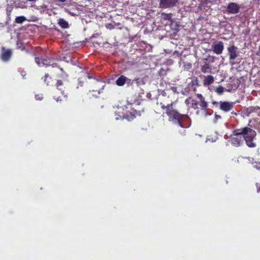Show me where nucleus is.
Returning a JSON list of instances; mask_svg holds the SVG:
<instances>
[{"mask_svg": "<svg viewBox=\"0 0 260 260\" xmlns=\"http://www.w3.org/2000/svg\"><path fill=\"white\" fill-rule=\"evenodd\" d=\"M60 101H61V99H59V98H57V99H56V101H57V102Z\"/></svg>", "mask_w": 260, "mask_h": 260, "instance_id": "c9c22d12", "label": "nucleus"}, {"mask_svg": "<svg viewBox=\"0 0 260 260\" xmlns=\"http://www.w3.org/2000/svg\"><path fill=\"white\" fill-rule=\"evenodd\" d=\"M126 84L128 87H131L134 89L135 85L137 87H139L141 84H144V82L139 78H136L134 80H132L127 78Z\"/></svg>", "mask_w": 260, "mask_h": 260, "instance_id": "9b49d317", "label": "nucleus"}, {"mask_svg": "<svg viewBox=\"0 0 260 260\" xmlns=\"http://www.w3.org/2000/svg\"><path fill=\"white\" fill-rule=\"evenodd\" d=\"M199 102L197 101L196 100H191V107L194 109H198Z\"/></svg>", "mask_w": 260, "mask_h": 260, "instance_id": "bb28decb", "label": "nucleus"}, {"mask_svg": "<svg viewBox=\"0 0 260 260\" xmlns=\"http://www.w3.org/2000/svg\"><path fill=\"white\" fill-rule=\"evenodd\" d=\"M214 82V77L212 75H208L205 77L203 83L205 86H209Z\"/></svg>", "mask_w": 260, "mask_h": 260, "instance_id": "a211bd4d", "label": "nucleus"}, {"mask_svg": "<svg viewBox=\"0 0 260 260\" xmlns=\"http://www.w3.org/2000/svg\"><path fill=\"white\" fill-rule=\"evenodd\" d=\"M165 109L168 116L169 120L179 125L182 128L189 127L191 124V120L187 114H180L174 106L169 105Z\"/></svg>", "mask_w": 260, "mask_h": 260, "instance_id": "f03ea898", "label": "nucleus"}, {"mask_svg": "<svg viewBox=\"0 0 260 260\" xmlns=\"http://www.w3.org/2000/svg\"><path fill=\"white\" fill-rule=\"evenodd\" d=\"M35 98L37 100H42L43 99L42 94H37L35 95Z\"/></svg>", "mask_w": 260, "mask_h": 260, "instance_id": "cd10ccee", "label": "nucleus"}, {"mask_svg": "<svg viewBox=\"0 0 260 260\" xmlns=\"http://www.w3.org/2000/svg\"><path fill=\"white\" fill-rule=\"evenodd\" d=\"M28 1H29V2H35L36 1V0H27Z\"/></svg>", "mask_w": 260, "mask_h": 260, "instance_id": "4c0bfd02", "label": "nucleus"}, {"mask_svg": "<svg viewBox=\"0 0 260 260\" xmlns=\"http://www.w3.org/2000/svg\"><path fill=\"white\" fill-rule=\"evenodd\" d=\"M228 54L229 55V60L230 63L233 65L236 63H239L241 59H237V61H235V59L239 55L238 48L235 45H232L228 48Z\"/></svg>", "mask_w": 260, "mask_h": 260, "instance_id": "423d86ee", "label": "nucleus"}, {"mask_svg": "<svg viewBox=\"0 0 260 260\" xmlns=\"http://www.w3.org/2000/svg\"><path fill=\"white\" fill-rule=\"evenodd\" d=\"M201 70L203 73H208L211 72V66L209 63L205 62V64L201 66Z\"/></svg>", "mask_w": 260, "mask_h": 260, "instance_id": "f3484780", "label": "nucleus"}, {"mask_svg": "<svg viewBox=\"0 0 260 260\" xmlns=\"http://www.w3.org/2000/svg\"><path fill=\"white\" fill-rule=\"evenodd\" d=\"M224 90V88L221 86H219L215 89V92L218 94V95H221L223 94Z\"/></svg>", "mask_w": 260, "mask_h": 260, "instance_id": "a878e982", "label": "nucleus"}, {"mask_svg": "<svg viewBox=\"0 0 260 260\" xmlns=\"http://www.w3.org/2000/svg\"><path fill=\"white\" fill-rule=\"evenodd\" d=\"M221 118V117L220 115L215 114V118H214V122H216L218 120L220 119Z\"/></svg>", "mask_w": 260, "mask_h": 260, "instance_id": "c85d7f7f", "label": "nucleus"}, {"mask_svg": "<svg viewBox=\"0 0 260 260\" xmlns=\"http://www.w3.org/2000/svg\"><path fill=\"white\" fill-rule=\"evenodd\" d=\"M253 1L254 3H256L257 4H259L260 3V0H253Z\"/></svg>", "mask_w": 260, "mask_h": 260, "instance_id": "72a5a7b5", "label": "nucleus"}, {"mask_svg": "<svg viewBox=\"0 0 260 260\" xmlns=\"http://www.w3.org/2000/svg\"><path fill=\"white\" fill-rule=\"evenodd\" d=\"M211 57H212V58H213V56H211L210 55H208L207 57L203 58V60L204 61H207L209 59V58H210Z\"/></svg>", "mask_w": 260, "mask_h": 260, "instance_id": "7c9ffc66", "label": "nucleus"}, {"mask_svg": "<svg viewBox=\"0 0 260 260\" xmlns=\"http://www.w3.org/2000/svg\"><path fill=\"white\" fill-rule=\"evenodd\" d=\"M239 136H234L233 134L232 136L230 137V141L232 145L239 147L243 143V140L242 138L239 137Z\"/></svg>", "mask_w": 260, "mask_h": 260, "instance_id": "ddd939ff", "label": "nucleus"}, {"mask_svg": "<svg viewBox=\"0 0 260 260\" xmlns=\"http://www.w3.org/2000/svg\"><path fill=\"white\" fill-rule=\"evenodd\" d=\"M44 81L48 86L52 85L53 83L52 78L48 74H46L44 77Z\"/></svg>", "mask_w": 260, "mask_h": 260, "instance_id": "aec40b11", "label": "nucleus"}, {"mask_svg": "<svg viewBox=\"0 0 260 260\" xmlns=\"http://www.w3.org/2000/svg\"><path fill=\"white\" fill-rule=\"evenodd\" d=\"M56 86L57 89L61 91V93L64 97H67L68 91L66 89V87H63V84L61 80H57Z\"/></svg>", "mask_w": 260, "mask_h": 260, "instance_id": "2eb2a0df", "label": "nucleus"}, {"mask_svg": "<svg viewBox=\"0 0 260 260\" xmlns=\"http://www.w3.org/2000/svg\"><path fill=\"white\" fill-rule=\"evenodd\" d=\"M178 0H160L159 7L161 9L172 8L176 5Z\"/></svg>", "mask_w": 260, "mask_h": 260, "instance_id": "1a4fd4ad", "label": "nucleus"}, {"mask_svg": "<svg viewBox=\"0 0 260 260\" xmlns=\"http://www.w3.org/2000/svg\"><path fill=\"white\" fill-rule=\"evenodd\" d=\"M118 113H119V112H118ZM117 112H115V116H116V114H117Z\"/></svg>", "mask_w": 260, "mask_h": 260, "instance_id": "ea45409f", "label": "nucleus"}, {"mask_svg": "<svg viewBox=\"0 0 260 260\" xmlns=\"http://www.w3.org/2000/svg\"><path fill=\"white\" fill-rule=\"evenodd\" d=\"M224 49V44L221 41L215 42L212 45V50L216 54H221Z\"/></svg>", "mask_w": 260, "mask_h": 260, "instance_id": "9d476101", "label": "nucleus"}, {"mask_svg": "<svg viewBox=\"0 0 260 260\" xmlns=\"http://www.w3.org/2000/svg\"><path fill=\"white\" fill-rule=\"evenodd\" d=\"M255 167L260 171V161L255 162Z\"/></svg>", "mask_w": 260, "mask_h": 260, "instance_id": "c756f323", "label": "nucleus"}, {"mask_svg": "<svg viewBox=\"0 0 260 260\" xmlns=\"http://www.w3.org/2000/svg\"><path fill=\"white\" fill-rule=\"evenodd\" d=\"M60 2H64L66 0H58Z\"/></svg>", "mask_w": 260, "mask_h": 260, "instance_id": "e433bc0d", "label": "nucleus"}, {"mask_svg": "<svg viewBox=\"0 0 260 260\" xmlns=\"http://www.w3.org/2000/svg\"><path fill=\"white\" fill-rule=\"evenodd\" d=\"M197 96L200 101L199 105L200 106L201 109L206 111L208 108V104L205 101V98L200 93L197 94Z\"/></svg>", "mask_w": 260, "mask_h": 260, "instance_id": "4468645a", "label": "nucleus"}, {"mask_svg": "<svg viewBox=\"0 0 260 260\" xmlns=\"http://www.w3.org/2000/svg\"><path fill=\"white\" fill-rule=\"evenodd\" d=\"M36 63L40 67H49L52 66V68H58L62 72H64L62 68H60L57 66L56 63L54 62V60L49 57H44L40 58L38 57H36L35 58Z\"/></svg>", "mask_w": 260, "mask_h": 260, "instance_id": "39448f33", "label": "nucleus"}, {"mask_svg": "<svg viewBox=\"0 0 260 260\" xmlns=\"http://www.w3.org/2000/svg\"><path fill=\"white\" fill-rule=\"evenodd\" d=\"M127 78L124 75H121L116 80V84L118 86H123L127 81Z\"/></svg>", "mask_w": 260, "mask_h": 260, "instance_id": "dca6fc26", "label": "nucleus"}, {"mask_svg": "<svg viewBox=\"0 0 260 260\" xmlns=\"http://www.w3.org/2000/svg\"><path fill=\"white\" fill-rule=\"evenodd\" d=\"M87 77H88V78H91V77L88 75H87Z\"/></svg>", "mask_w": 260, "mask_h": 260, "instance_id": "a19ab883", "label": "nucleus"}, {"mask_svg": "<svg viewBox=\"0 0 260 260\" xmlns=\"http://www.w3.org/2000/svg\"><path fill=\"white\" fill-rule=\"evenodd\" d=\"M104 84L103 82L101 81H97L96 83V87H98L93 91H95L98 93V94L100 93L101 91L103 89L104 85H103Z\"/></svg>", "mask_w": 260, "mask_h": 260, "instance_id": "6ab92c4d", "label": "nucleus"}, {"mask_svg": "<svg viewBox=\"0 0 260 260\" xmlns=\"http://www.w3.org/2000/svg\"><path fill=\"white\" fill-rule=\"evenodd\" d=\"M188 101V99L186 100V101H185V103H186V104H187Z\"/></svg>", "mask_w": 260, "mask_h": 260, "instance_id": "58836bf2", "label": "nucleus"}, {"mask_svg": "<svg viewBox=\"0 0 260 260\" xmlns=\"http://www.w3.org/2000/svg\"><path fill=\"white\" fill-rule=\"evenodd\" d=\"M86 78L85 77H80L78 79V83L77 85V88H79L82 87L84 86V83L86 81Z\"/></svg>", "mask_w": 260, "mask_h": 260, "instance_id": "4be33fe9", "label": "nucleus"}, {"mask_svg": "<svg viewBox=\"0 0 260 260\" xmlns=\"http://www.w3.org/2000/svg\"><path fill=\"white\" fill-rule=\"evenodd\" d=\"M240 8L239 6L235 3H230L229 4L226 11L230 14H237L239 13Z\"/></svg>", "mask_w": 260, "mask_h": 260, "instance_id": "f8f14e48", "label": "nucleus"}, {"mask_svg": "<svg viewBox=\"0 0 260 260\" xmlns=\"http://www.w3.org/2000/svg\"><path fill=\"white\" fill-rule=\"evenodd\" d=\"M59 25L63 28H67L69 27V24L67 21L62 18H60L58 20Z\"/></svg>", "mask_w": 260, "mask_h": 260, "instance_id": "412c9836", "label": "nucleus"}, {"mask_svg": "<svg viewBox=\"0 0 260 260\" xmlns=\"http://www.w3.org/2000/svg\"><path fill=\"white\" fill-rule=\"evenodd\" d=\"M260 110V107L259 106H255V107H249L247 109V112L249 113H251L253 112H257L258 110Z\"/></svg>", "mask_w": 260, "mask_h": 260, "instance_id": "b1692460", "label": "nucleus"}, {"mask_svg": "<svg viewBox=\"0 0 260 260\" xmlns=\"http://www.w3.org/2000/svg\"><path fill=\"white\" fill-rule=\"evenodd\" d=\"M208 0H204V2H203V4H207Z\"/></svg>", "mask_w": 260, "mask_h": 260, "instance_id": "f704fd0d", "label": "nucleus"}, {"mask_svg": "<svg viewBox=\"0 0 260 260\" xmlns=\"http://www.w3.org/2000/svg\"><path fill=\"white\" fill-rule=\"evenodd\" d=\"M144 111V107H132L131 108L130 110L128 111L125 115H119L118 116L115 117V119L117 120L122 118L126 119L128 121H131L136 118L137 116H141V113L143 112Z\"/></svg>", "mask_w": 260, "mask_h": 260, "instance_id": "7ed1b4c3", "label": "nucleus"}, {"mask_svg": "<svg viewBox=\"0 0 260 260\" xmlns=\"http://www.w3.org/2000/svg\"><path fill=\"white\" fill-rule=\"evenodd\" d=\"M181 135L182 136H185L186 135V131L185 130H183L181 133Z\"/></svg>", "mask_w": 260, "mask_h": 260, "instance_id": "2f4dec72", "label": "nucleus"}, {"mask_svg": "<svg viewBox=\"0 0 260 260\" xmlns=\"http://www.w3.org/2000/svg\"><path fill=\"white\" fill-rule=\"evenodd\" d=\"M26 20V18L24 16H18L15 18V23L21 24L23 23L25 20Z\"/></svg>", "mask_w": 260, "mask_h": 260, "instance_id": "393cba45", "label": "nucleus"}, {"mask_svg": "<svg viewBox=\"0 0 260 260\" xmlns=\"http://www.w3.org/2000/svg\"><path fill=\"white\" fill-rule=\"evenodd\" d=\"M175 25H176V28H175V30H178V27H179V25L176 23L175 24Z\"/></svg>", "mask_w": 260, "mask_h": 260, "instance_id": "473e14b6", "label": "nucleus"}, {"mask_svg": "<svg viewBox=\"0 0 260 260\" xmlns=\"http://www.w3.org/2000/svg\"><path fill=\"white\" fill-rule=\"evenodd\" d=\"M161 17L163 19L165 20L171 21L172 20V14L171 13L167 14L162 13L161 14Z\"/></svg>", "mask_w": 260, "mask_h": 260, "instance_id": "5701e85b", "label": "nucleus"}, {"mask_svg": "<svg viewBox=\"0 0 260 260\" xmlns=\"http://www.w3.org/2000/svg\"><path fill=\"white\" fill-rule=\"evenodd\" d=\"M256 129L260 133V122L256 119L249 120L248 126L236 128L233 131L234 136H243L246 145L249 148H254L256 145L254 139L256 136V132L252 128Z\"/></svg>", "mask_w": 260, "mask_h": 260, "instance_id": "f257e3e1", "label": "nucleus"}, {"mask_svg": "<svg viewBox=\"0 0 260 260\" xmlns=\"http://www.w3.org/2000/svg\"><path fill=\"white\" fill-rule=\"evenodd\" d=\"M13 54V52L11 49H6L4 47L1 48V54L0 58L4 62H8L10 60Z\"/></svg>", "mask_w": 260, "mask_h": 260, "instance_id": "6e6552de", "label": "nucleus"}, {"mask_svg": "<svg viewBox=\"0 0 260 260\" xmlns=\"http://www.w3.org/2000/svg\"><path fill=\"white\" fill-rule=\"evenodd\" d=\"M176 93L172 92L167 94V92H164L162 94V102H160V105L162 109L165 110L169 105L174 106L176 103L177 100L175 98Z\"/></svg>", "mask_w": 260, "mask_h": 260, "instance_id": "20e7f679", "label": "nucleus"}, {"mask_svg": "<svg viewBox=\"0 0 260 260\" xmlns=\"http://www.w3.org/2000/svg\"><path fill=\"white\" fill-rule=\"evenodd\" d=\"M212 105L216 108L218 107L221 110L224 112H228L232 110L234 107V103L233 102H229L226 101H220L218 103L216 101L212 102Z\"/></svg>", "mask_w": 260, "mask_h": 260, "instance_id": "0eeeda50", "label": "nucleus"}]
</instances>
